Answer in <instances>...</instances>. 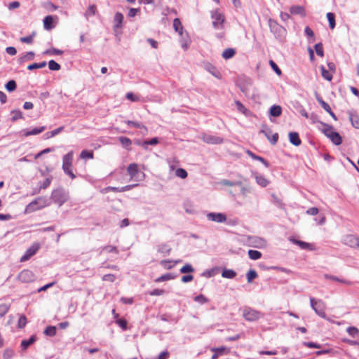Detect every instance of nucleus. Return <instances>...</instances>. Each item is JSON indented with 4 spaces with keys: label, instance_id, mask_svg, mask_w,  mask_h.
Segmentation results:
<instances>
[{
    "label": "nucleus",
    "instance_id": "f257e3e1",
    "mask_svg": "<svg viewBox=\"0 0 359 359\" xmlns=\"http://www.w3.org/2000/svg\"><path fill=\"white\" fill-rule=\"evenodd\" d=\"M48 205V200L46 197L39 196L30 202L25 209V214H30L39 210Z\"/></svg>",
    "mask_w": 359,
    "mask_h": 359
},
{
    "label": "nucleus",
    "instance_id": "f03ea898",
    "mask_svg": "<svg viewBox=\"0 0 359 359\" xmlns=\"http://www.w3.org/2000/svg\"><path fill=\"white\" fill-rule=\"evenodd\" d=\"M321 130L335 145H340L342 143L341 137L332 126L324 124Z\"/></svg>",
    "mask_w": 359,
    "mask_h": 359
},
{
    "label": "nucleus",
    "instance_id": "7ed1b4c3",
    "mask_svg": "<svg viewBox=\"0 0 359 359\" xmlns=\"http://www.w3.org/2000/svg\"><path fill=\"white\" fill-rule=\"evenodd\" d=\"M73 161V151H69L66 155L63 156L62 158V169L64 172L68 175L72 179H74L76 177L75 175L73 173L72 170Z\"/></svg>",
    "mask_w": 359,
    "mask_h": 359
},
{
    "label": "nucleus",
    "instance_id": "20e7f679",
    "mask_svg": "<svg viewBox=\"0 0 359 359\" xmlns=\"http://www.w3.org/2000/svg\"><path fill=\"white\" fill-rule=\"evenodd\" d=\"M311 306L316 311V313L320 316L321 318H325L326 317V314L325 312V304L321 300H316L313 298L310 299Z\"/></svg>",
    "mask_w": 359,
    "mask_h": 359
},
{
    "label": "nucleus",
    "instance_id": "39448f33",
    "mask_svg": "<svg viewBox=\"0 0 359 359\" xmlns=\"http://www.w3.org/2000/svg\"><path fill=\"white\" fill-rule=\"evenodd\" d=\"M243 316L246 320L255 321L258 320L262 314L258 311L248 308L243 310Z\"/></svg>",
    "mask_w": 359,
    "mask_h": 359
},
{
    "label": "nucleus",
    "instance_id": "423d86ee",
    "mask_svg": "<svg viewBox=\"0 0 359 359\" xmlns=\"http://www.w3.org/2000/svg\"><path fill=\"white\" fill-rule=\"evenodd\" d=\"M201 140L206 144H219L224 142L222 137L219 136L212 135L208 133H203L201 135Z\"/></svg>",
    "mask_w": 359,
    "mask_h": 359
},
{
    "label": "nucleus",
    "instance_id": "0eeeda50",
    "mask_svg": "<svg viewBox=\"0 0 359 359\" xmlns=\"http://www.w3.org/2000/svg\"><path fill=\"white\" fill-rule=\"evenodd\" d=\"M40 248V245L38 243H33L25 252V255L21 257L20 262H24L29 260L34 256Z\"/></svg>",
    "mask_w": 359,
    "mask_h": 359
},
{
    "label": "nucleus",
    "instance_id": "6e6552de",
    "mask_svg": "<svg viewBox=\"0 0 359 359\" xmlns=\"http://www.w3.org/2000/svg\"><path fill=\"white\" fill-rule=\"evenodd\" d=\"M34 278L33 272L29 269L22 270L18 276V279L22 283H30Z\"/></svg>",
    "mask_w": 359,
    "mask_h": 359
},
{
    "label": "nucleus",
    "instance_id": "1a4fd4ad",
    "mask_svg": "<svg viewBox=\"0 0 359 359\" xmlns=\"http://www.w3.org/2000/svg\"><path fill=\"white\" fill-rule=\"evenodd\" d=\"M343 243L353 248L359 249V238L353 235H347L343 238Z\"/></svg>",
    "mask_w": 359,
    "mask_h": 359
},
{
    "label": "nucleus",
    "instance_id": "9d476101",
    "mask_svg": "<svg viewBox=\"0 0 359 359\" xmlns=\"http://www.w3.org/2000/svg\"><path fill=\"white\" fill-rule=\"evenodd\" d=\"M175 30L179 33L180 36L182 38V46L184 50L188 48V36L187 34H184L182 24H173Z\"/></svg>",
    "mask_w": 359,
    "mask_h": 359
},
{
    "label": "nucleus",
    "instance_id": "9b49d317",
    "mask_svg": "<svg viewBox=\"0 0 359 359\" xmlns=\"http://www.w3.org/2000/svg\"><path fill=\"white\" fill-rule=\"evenodd\" d=\"M207 217L209 220L219 223L224 222L226 220V215L222 213L211 212L208 214Z\"/></svg>",
    "mask_w": 359,
    "mask_h": 359
},
{
    "label": "nucleus",
    "instance_id": "f8f14e48",
    "mask_svg": "<svg viewBox=\"0 0 359 359\" xmlns=\"http://www.w3.org/2000/svg\"><path fill=\"white\" fill-rule=\"evenodd\" d=\"M211 16L212 19L213 20L212 22H224V16L222 14V13L218 9L212 11Z\"/></svg>",
    "mask_w": 359,
    "mask_h": 359
},
{
    "label": "nucleus",
    "instance_id": "ddd939ff",
    "mask_svg": "<svg viewBox=\"0 0 359 359\" xmlns=\"http://www.w3.org/2000/svg\"><path fill=\"white\" fill-rule=\"evenodd\" d=\"M290 14L293 15H299L304 16L305 15V10L304 8L302 6H292L290 8Z\"/></svg>",
    "mask_w": 359,
    "mask_h": 359
},
{
    "label": "nucleus",
    "instance_id": "4468645a",
    "mask_svg": "<svg viewBox=\"0 0 359 359\" xmlns=\"http://www.w3.org/2000/svg\"><path fill=\"white\" fill-rule=\"evenodd\" d=\"M293 243L298 245L302 249L313 250L315 248L313 245L309 243L298 241L296 239H291Z\"/></svg>",
    "mask_w": 359,
    "mask_h": 359
},
{
    "label": "nucleus",
    "instance_id": "2eb2a0df",
    "mask_svg": "<svg viewBox=\"0 0 359 359\" xmlns=\"http://www.w3.org/2000/svg\"><path fill=\"white\" fill-rule=\"evenodd\" d=\"M289 140L291 144L297 147L299 146L302 143L299 134L297 132H290L289 133Z\"/></svg>",
    "mask_w": 359,
    "mask_h": 359
},
{
    "label": "nucleus",
    "instance_id": "dca6fc26",
    "mask_svg": "<svg viewBox=\"0 0 359 359\" xmlns=\"http://www.w3.org/2000/svg\"><path fill=\"white\" fill-rule=\"evenodd\" d=\"M261 133H264V135L266 137V138L269 140V141L272 144H276L278 140V134L274 133L272 136H270V131L266 130H263L261 131Z\"/></svg>",
    "mask_w": 359,
    "mask_h": 359
},
{
    "label": "nucleus",
    "instance_id": "f3484780",
    "mask_svg": "<svg viewBox=\"0 0 359 359\" xmlns=\"http://www.w3.org/2000/svg\"><path fill=\"white\" fill-rule=\"evenodd\" d=\"M139 168L137 163H130L127 168V172L131 178L134 177L138 172Z\"/></svg>",
    "mask_w": 359,
    "mask_h": 359
},
{
    "label": "nucleus",
    "instance_id": "a211bd4d",
    "mask_svg": "<svg viewBox=\"0 0 359 359\" xmlns=\"http://www.w3.org/2000/svg\"><path fill=\"white\" fill-rule=\"evenodd\" d=\"M349 119L352 126L357 129H359V115L355 112L349 113Z\"/></svg>",
    "mask_w": 359,
    "mask_h": 359
},
{
    "label": "nucleus",
    "instance_id": "6ab92c4d",
    "mask_svg": "<svg viewBox=\"0 0 359 359\" xmlns=\"http://www.w3.org/2000/svg\"><path fill=\"white\" fill-rule=\"evenodd\" d=\"M45 129H46L45 126L35 128H34V129H32L31 130L25 131V133H24V135L25 137H28V136H30V135H36L40 134L42 132H43L45 130Z\"/></svg>",
    "mask_w": 359,
    "mask_h": 359
},
{
    "label": "nucleus",
    "instance_id": "aec40b11",
    "mask_svg": "<svg viewBox=\"0 0 359 359\" xmlns=\"http://www.w3.org/2000/svg\"><path fill=\"white\" fill-rule=\"evenodd\" d=\"M318 102L320 104L321 107L336 120V116L332 111L330 106L327 102L323 101L322 99H319Z\"/></svg>",
    "mask_w": 359,
    "mask_h": 359
},
{
    "label": "nucleus",
    "instance_id": "412c9836",
    "mask_svg": "<svg viewBox=\"0 0 359 359\" xmlns=\"http://www.w3.org/2000/svg\"><path fill=\"white\" fill-rule=\"evenodd\" d=\"M236 54V51L233 48H229L225 49L222 53V57L225 60L230 59L233 57Z\"/></svg>",
    "mask_w": 359,
    "mask_h": 359
},
{
    "label": "nucleus",
    "instance_id": "4be33fe9",
    "mask_svg": "<svg viewBox=\"0 0 359 359\" xmlns=\"http://www.w3.org/2000/svg\"><path fill=\"white\" fill-rule=\"evenodd\" d=\"M282 113V109L279 105H273L270 109V114L272 116L278 117L280 116Z\"/></svg>",
    "mask_w": 359,
    "mask_h": 359
},
{
    "label": "nucleus",
    "instance_id": "5701e85b",
    "mask_svg": "<svg viewBox=\"0 0 359 359\" xmlns=\"http://www.w3.org/2000/svg\"><path fill=\"white\" fill-rule=\"evenodd\" d=\"M250 259L252 260H257L262 257L261 252L255 250H250L248 252Z\"/></svg>",
    "mask_w": 359,
    "mask_h": 359
},
{
    "label": "nucleus",
    "instance_id": "b1692460",
    "mask_svg": "<svg viewBox=\"0 0 359 359\" xmlns=\"http://www.w3.org/2000/svg\"><path fill=\"white\" fill-rule=\"evenodd\" d=\"M36 341V337L34 336H32L27 340H23L21 342V347L22 350H26L31 344H32Z\"/></svg>",
    "mask_w": 359,
    "mask_h": 359
},
{
    "label": "nucleus",
    "instance_id": "393cba45",
    "mask_svg": "<svg viewBox=\"0 0 359 359\" xmlns=\"http://www.w3.org/2000/svg\"><path fill=\"white\" fill-rule=\"evenodd\" d=\"M325 277L326 279H330V280H332L338 281V282L342 283L348 285H353V283L351 281H350V280L339 279V278H337L336 276H334L325 275Z\"/></svg>",
    "mask_w": 359,
    "mask_h": 359
},
{
    "label": "nucleus",
    "instance_id": "a878e982",
    "mask_svg": "<svg viewBox=\"0 0 359 359\" xmlns=\"http://www.w3.org/2000/svg\"><path fill=\"white\" fill-rule=\"evenodd\" d=\"M80 157L82 159H93L94 157V153L91 150H83L81 152Z\"/></svg>",
    "mask_w": 359,
    "mask_h": 359
},
{
    "label": "nucleus",
    "instance_id": "bb28decb",
    "mask_svg": "<svg viewBox=\"0 0 359 359\" xmlns=\"http://www.w3.org/2000/svg\"><path fill=\"white\" fill-rule=\"evenodd\" d=\"M102 252H107V253H115L118 254V250L116 247L113 245H107L102 248L101 253Z\"/></svg>",
    "mask_w": 359,
    "mask_h": 359
},
{
    "label": "nucleus",
    "instance_id": "cd10ccee",
    "mask_svg": "<svg viewBox=\"0 0 359 359\" xmlns=\"http://www.w3.org/2000/svg\"><path fill=\"white\" fill-rule=\"evenodd\" d=\"M118 141L123 147L127 149L132 144V141L127 137H118Z\"/></svg>",
    "mask_w": 359,
    "mask_h": 359
},
{
    "label": "nucleus",
    "instance_id": "c85d7f7f",
    "mask_svg": "<svg viewBox=\"0 0 359 359\" xmlns=\"http://www.w3.org/2000/svg\"><path fill=\"white\" fill-rule=\"evenodd\" d=\"M236 273L231 269H225L222 271V276L226 278H233Z\"/></svg>",
    "mask_w": 359,
    "mask_h": 359
},
{
    "label": "nucleus",
    "instance_id": "c756f323",
    "mask_svg": "<svg viewBox=\"0 0 359 359\" xmlns=\"http://www.w3.org/2000/svg\"><path fill=\"white\" fill-rule=\"evenodd\" d=\"M35 36H36V32H32V33L30 35H29L27 36L21 37L20 40L22 43H32L34 41V38Z\"/></svg>",
    "mask_w": 359,
    "mask_h": 359
},
{
    "label": "nucleus",
    "instance_id": "7c9ffc66",
    "mask_svg": "<svg viewBox=\"0 0 359 359\" xmlns=\"http://www.w3.org/2000/svg\"><path fill=\"white\" fill-rule=\"evenodd\" d=\"M63 129H64V126H61V127H59L50 132L46 133V138H50V137H53L57 135L60 132H62L63 130Z\"/></svg>",
    "mask_w": 359,
    "mask_h": 359
},
{
    "label": "nucleus",
    "instance_id": "2f4dec72",
    "mask_svg": "<svg viewBox=\"0 0 359 359\" xmlns=\"http://www.w3.org/2000/svg\"><path fill=\"white\" fill-rule=\"evenodd\" d=\"M255 178L256 182L263 187H266L269 184V181L264 176L259 175L256 176Z\"/></svg>",
    "mask_w": 359,
    "mask_h": 359
},
{
    "label": "nucleus",
    "instance_id": "473e14b6",
    "mask_svg": "<svg viewBox=\"0 0 359 359\" xmlns=\"http://www.w3.org/2000/svg\"><path fill=\"white\" fill-rule=\"evenodd\" d=\"M257 273L256 272L255 270H250L246 275L248 282L251 283L254 279H255L257 277Z\"/></svg>",
    "mask_w": 359,
    "mask_h": 359
},
{
    "label": "nucleus",
    "instance_id": "72a5a7b5",
    "mask_svg": "<svg viewBox=\"0 0 359 359\" xmlns=\"http://www.w3.org/2000/svg\"><path fill=\"white\" fill-rule=\"evenodd\" d=\"M237 109L245 115H248L249 111L244 107L240 101L235 102Z\"/></svg>",
    "mask_w": 359,
    "mask_h": 359
},
{
    "label": "nucleus",
    "instance_id": "f704fd0d",
    "mask_svg": "<svg viewBox=\"0 0 359 359\" xmlns=\"http://www.w3.org/2000/svg\"><path fill=\"white\" fill-rule=\"evenodd\" d=\"M247 154L250 156L251 158H252L253 159H256V160H258V161H260L261 162H262L263 163H264L266 166H268V163L261 156H256L254 153H252L251 151L250 150H248L246 151Z\"/></svg>",
    "mask_w": 359,
    "mask_h": 359
},
{
    "label": "nucleus",
    "instance_id": "c9c22d12",
    "mask_svg": "<svg viewBox=\"0 0 359 359\" xmlns=\"http://www.w3.org/2000/svg\"><path fill=\"white\" fill-rule=\"evenodd\" d=\"M160 264L165 269H170L175 266V263L170 260H162Z\"/></svg>",
    "mask_w": 359,
    "mask_h": 359
},
{
    "label": "nucleus",
    "instance_id": "e433bc0d",
    "mask_svg": "<svg viewBox=\"0 0 359 359\" xmlns=\"http://www.w3.org/2000/svg\"><path fill=\"white\" fill-rule=\"evenodd\" d=\"M44 334L48 336H55L56 334V327L55 326H48L45 330Z\"/></svg>",
    "mask_w": 359,
    "mask_h": 359
},
{
    "label": "nucleus",
    "instance_id": "4c0bfd02",
    "mask_svg": "<svg viewBox=\"0 0 359 359\" xmlns=\"http://www.w3.org/2000/svg\"><path fill=\"white\" fill-rule=\"evenodd\" d=\"M48 68L53 71H58L60 69L61 67H60V64L56 62L55 60H50L48 62Z\"/></svg>",
    "mask_w": 359,
    "mask_h": 359
},
{
    "label": "nucleus",
    "instance_id": "58836bf2",
    "mask_svg": "<svg viewBox=\"0 0 359 359\" xmlns=\"http://www.w3.org/2000/svg\"><path fill=\"white\" fill-rule=\"evenodd\" d=\"M322 76L324 79L327 81H331L332 79V74L327 70L324 67H321Z\"/></svg>",
    "mask_w": 359,
    "mask_h": 359
},
{
    "label": "nucleus",
    "instance_id": "ea45409f",
    "mask_svg": "<svg viewBox=\"0 0 359 359\" xmlns=\"http://www.w3.org/2000/svg\"><path fill=\"white\" fill-rule=\"evenodd\" d=\"M16 88V82L14 80H11L6 84V88L9 92L14 91Z\"/></svg>",
    "mask_w": 359,
    "mask_h": 359
},
{
    "label": "nucleus",
    "instance_id": "a19ab883",
    "mask_svg": "<svg viewBox=\"0 0 359 359\" xmlns=\"http://www.w3.org/2000/svg\"><path fill=\"white\" fill-rule=\"evenodd\" d=\"M175 175L181 179L187 178L188 174L187 172L183 168H178L175 171Z\"/></svg>",
    "mask_w": 359,
    "mask_h": 359
},
{
    "label": "nucleus",
    "instance_id": "79ce46f5",
    "mask_svg": "<svg viewBox=\"0 0 359 359\" xmlns=\"http://www.w3.org/2000/svg\"><path fill=\"white\" fill-rule=\"evenodd\" d=\"M46 66V62H42L41 63H33V64H31V65H29L27 67V69L29 70H33V69H35L43 68V67H45Z\"/></svg>",
    "mask_w": 359,
    "mask_h": 359
},
{
    "label": "nucleus",
    "instance_id": "37998d69",
    "mask_svg": "<svg viewBox=\"0 0 359 359\" xmlns=\"http://www.w3.org/2000/svg\"><path fill=\"white\" fill-rule=\"evenodd\" d=\"M133 186H126L125 187L121 188V189H118V188L113 187H108L105 188L106 191H124L126 190H129Z\"/></svg>",
    "mask_w": 359,
    "mask_h": 359
},
{
    "label": "nucleus",
    "instance_id": "c03bdc74",
    "mask_svg": "<svg viewBox=\"0 0 359 359\" xmlns=\"http://www.w3.org/2000/svg\"><path fill=\"white\" fill-rule=\"evenodd\" d=\"M194 271V268L189 264H186L180 269V272L182 273H190L193 272Z\"/></svg>",
    "mask_w": 359,
    "mask_h": 359
},
{
    "label": "nucleus",
    "instance_id": "a18cd8bd",
    "mask_svg": "<svg viewBox=\"0 0 359 359\" xmlns=\"http://www.w3.org/2000/svg\"><path fill=\"white\" fill-rule=\"evenodd\" d=\"M126 97L128 100H130L131 102L140 101V97L137 95H135L132 92L127 93Z\"/></svg>",
    "mask_w": 359,
    "mask_h": 359
},
{
    "label": "nucleus",
    "instance_id": "49530a36",
    "mask_svg": "<svg viewBox=\"0 0 359 359\" xmlns=\"http://www.w3.org/2000/svg\"><path fill=\"white\" fill-rule=\"evenodd\" d=\"M9 308V306L6 304H0V317H3L7 313Z\"/></svg>",
    "mask_w": 359,
    "mask_h": 359
},
{
    "label": "nucleus",
    "instance_id": "de8ad7c7",
    "mask_svg": "<svg viewBox=\"0 0 359 359\" xmlns=\"http://www.w3.org/2000/svg\"><path fill=\"white\" fill-rule=\"evenodd\" d=\"M125 123L128 126H133V127H135V128H144L145 130H147V128L144 126H142V125H141L140 123H139L137 122H135V121H125Z\"/></svg>",
    "mask_w": 359,
    "mask_h": 359
},
{
    "label": "nucleus",
    "instance_id": "09e8293b",
    "mask_svg": "<svg viewBox=\"0 0 359 359\" xmlns=\"http://www.w3.org/2000/svg\"><path fill=\"white\" fill-rule=\"evenodd\" d=\"M11 114L13 115L12 120L13 121L23 118L22 112L19 110H13L11 111Z\"/></svg>",
    "mask_w": 359,
    "mask_h": 359
},
{
    "label": "nucleus",
    "instance_id": "8fccbe9b",
    "mask_svg": "<svg viewBox=\"0 0 359 359\" xmlns=\"http://www.w3.org/2000/svg\"><path fill=\"white\" fill-rule=\"evenodd\" d=\"M172 278L173 277L170 273H167V274H165V275H163V276L158 277V278H156L155 280V281L156 283L163 282V281L169 280L172 279Z\"/></svg>",
    "mask_w": 359,
    "mask_h": 359
},
{
    "label": "nucleus",
    "instance_id": "3c124183",
    "mask_svg": "<svg viewBox=\"0 0 359 359\" xmlns=\"http://www.w3.org/2000/svg\"><path fill=\"white\" fill-rule=\"evenodd\" d=\"M315 50L316 52V54L320 57H323V44L321 43H317L315 45Z\"/></svg>",
    "mask_w": 359,
    "mask_h": 359
},
{
    "label": "nucleus",
    "instance_id": "603ef678",
    "mask_svg": "<svg viewBox=\"0 0 359 359\" xmlns=\"http://www.w3.org/2000/svg\"><path fill=\"white\" fill-rule=\"evenodd\" d=\"M26 324H27V318L25 317V316L22 315L19 318L18 323V327L23 328L25 327Z\"/></svg>",
    "mask_w": 359,
    "mask_h": 359
},
{
    "label": "nucleus",
    "instance_id": "864d4df0",
    "mask_svg": "<svg viewBox=\"0 0 359 359\" xmlns=\"http://www.w3.org/2000/svg\"><path fill=\"white\" fill-rule=\"evenodd\" d=\"M270 66L271 68L274 70V72L280 75L282 74V72L280 69L278 67V65L276 64V62L273 60L269 61Z\"/></svg>",
    "mask_w": 359,
    "mask_h": 359
},
{
    "label": "nucleus",
    "instance_id": "5fc2aeb1",
    "mask_svg": "<svg viewBox=\"0 0 359 359\" xmlns=\"http://www.w3.org/2000/svg\"><path fill=\"white\" fill-rule=\"evenodd\" d=\"M158 143V138H156V137H154V138H152V139H151V140H146V141H144V142L142 144V145L146 148V146H147V145H149V144H150V145H156V144H157Z\"/></svg>",
    "mask_w": 359,
    "mask_h": 359
},
{
    "label": "nucleus",
    "instance_id": "6e6d98bb",
    "mask_svg": "<svg viewBox=\"0 0 359 359\" xmlns=\"http://www.w3.org/2000/svg\"><path fill=\"white\" fill-rule=\"evenodd\" d=\"M346 332L349 335L354 337L356 334H358L359 330L355 327H349L346 329Z\"/></svg>",
    "mask_w": 359,
    "mask_h": 359
},
{
    "label": "nucleus",
    "instance_id": "4d7b16f0",
    "mask_svg": "<svg viewBox=\"0 0 359 359\" xmlns=\"http://www.w3.org/2000/svg\"><path fill=\"white\" fill-rule=\"evenodd\" d=\"M95 11H96V7L94 5L90 6L86 12V17L88 18L89 16L94 15L95 13Z\"/></svg>",
    "mask_w": 359,
    "mask_h": 359
},
{
    "label": "nucleus",
    "instance_id": "13d9d810",
    "mask_svg": "<svg viewBox=\"0 0 359 359\" xmlns=\"http://www.w3.org/2000/svg\"><path fill=\"white\" fill-rule=\"evenodd\" d=\"M14 355L13 351L11 349H6L3 353V358L4 359H10Z\"/></svg>",
    "mask_w": 359,
    "mask_h": 359
},
{
    "label": "nucleus",
    "instance_id": "bf43d9fd",
    "mask_svg": "<svg viewBox=\"0 0 359 359\" xmlns=\"http://www.w3.org/2000/svg\"><path fill=\"white\" fill-rule=\"evenodd\" d=\"M116 279V276L114 274H106L103 276L102 280L104 281H108V282H114Z\"/></svg>",
    "mask_w": 359,
    "mask_h": 359
},
{
    "label": "nucleus",
    "instance_id": "052dcab7",
    "mask_svg": "<svg viewBox=\"0 0 359 359\" xmlns=\"http://www.w3.org/2000/svg\"><path fill=\"white\" fill-rule=\"evenodd\" d=\"M165 290L162 289H155L149 292L151 296H160L165 294Z\"/></svg>",
    "mask_w": 359,
    "mask_h": 359
},
{
    "label": "nucleus",
    "instance_id": "680f3d73",
    "mask_svg": "<svg viewBox=\"0 0 359 359\" xmlns=\"http://www.w3.org/2000/svg\"><path fill=\"white\" fill-rule=\"evenodd\" d=\"M194 301L197 302H199L201 304H204V303H206L208 302V299L205 296H203V294H200V295L196 296L194 298Z\"/></svg>",
    "mask_w": 359,
    "mask_h": 359
},
{
    "label": "nucleus",
    "instance_id": "e2e57ef3",
    "mask_svg": "<svg viewBox=\"0 0 359 359\" xmlns=\"http://www.w3.org/2000/svg\"><path fill=\"white\" fill-rule=\"evenodd\" d=\"M211 351L214 353H217L219 355H222L225 351H226V347L222 346L218 348H212Z\"/></svg>",
    "mask_w": 359,
    "mask_h": 359
},
{
    "label": "nucleus",
    "instance_id": "0e129e2a",
    "mask_svg": "<svg viewBox=\"0 0 359 359\" xmlns=\"http://www.w3.org/2000/svg\"><path fill=\"white\" fill-rule=\"evenodd\" d=\"M51 183V178H46L43 183L40 185V189H45L50 186Z\"/></svg>",
    "mask_w": 359,
    "mask_h": 359
},
{
    "label": "nucleus",
    "instance_id": "69168bd1",
    "mask_svg": "<svg viewBox=\"0 0 359 359\" xmlns=\"http://www.w3.org/2000/svg\"><path fill=\"white\" fill-rule=\"evenodd\" d=\"M45 54H55V55H62L63 53V51L62 50H58V49H55V48H53L51 50H46V52H44Z\"/></svg>",
    "mask_w": 359,
    "mask_h": 359
},
{
    "label": "nucleus",
    "instance_id": "338daca9",
    "mask_svg": "<svg viewBox=\"0 0 359 359\" xmlns=\"http://www.w3.org/2000/svg\"><path fill=\"white\" fill-rule=\"evenodd\" d=\"M116 323L123 329L126 330L127 322L124 319H118Z\"/></svg>",
    "mask_w": 359,
    "mask_h": 359
},
{
    "label": "nucleus",
    "instance_id": "774afa93",
    "mask_svg": "<svg viewBox=\"0 0 359 359\" xmlns=\"http://www.w3.org/2000/svg\"><path fill=\"white\" fill-rule=\"evenodd\" d=\"M306 213L310 215H316L318 213V209L313 207L307 210Z\"/></svg>",
    "mask_w": 359,
    "mask_h": 359
}]
</instances>
